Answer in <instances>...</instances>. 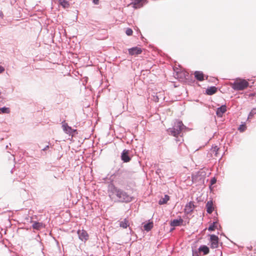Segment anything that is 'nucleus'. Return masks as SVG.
Here are the masks:
<instances>
[{"instance_id": "nucleus-1", "label": "nucleus", "mask_w": 256, "mask_h": 256, "mask_svg": "<svg viewBox=\"0 0 256 256\" xmlns=\"http://www.w3.org/2000/svg\"><path fill=\"white\" fill-rule=\"evenodd\" d=\"M109 196L111 198H117V201L120 202H129L132 200V197L124 190L112 186L109 190Z\"/></svg>"}, {"instance_id": "nucleus-2", "label": "nucleus", "mask_w": 256, "mask_h": 256, "mask_svg": "<svg viewBox=\"0 0 256 256\" xmlns=\"http://www.w3.org/2000/svg\"><path fill=\"white\" fill-rule=\"evenodd\" d=\"M232 88L234 90H243L249 86L248 82L244 79L236 78L234 82L230 83Z\"/></svg>"}, {"instance_id": "nucleus-3", "label": "nucleus", "mask_w": 256, "mask_h": 256, "mask_svg": "<svg viewBox=\"0 0 256 256\" xmlns=\"http://www.w3.org/2000/svg\"><path fill=\"white\" fill-rule=\"evenodd\" d=\"M63 132L67 135L66 138L68 140H71L76 134H78L76 129H63Z\"/></svg>"}, {"instance_id": "nucleus-4", "label": "nucleus", "mask_w": 256, "mask_h": 256, "mask_svg": "<svg viewBox=\"0 0 256 256\" xmlns=\"http://www.w3.org/2000/svg\"><path fill=\"white\" fill-rule=\"evenodd\" d=\"M210 248H216L218 246V236L214 234H212L210 236Z\"/></svg>"}, {"instance_id": "nucleus-5", "label": "nucleus", "mask_w": 256, "mask_h": 256, "mask_svg": "<svg viewBox=\"0 0 256 256\" xmlns=\"http://www.w3.org/2000/svg\"><path fill=\"white\" fill-rule=\"evenodd\" d=\"M182 129H167V132L177 138L179 136H182Z\"/></svg>"}, {"instance_id": "nucleus-6", "label": "nucleus", "mask_w": 256, "mask_h": 256, "mask_svg": "<svg viewBox=\"0 0 256 256\" xmlns=\"http://www.w3.org/2000/svg\"><path fill=\"white\" fill-rule=\"evenodd\" d=\"M195 206L192 202H190L185 206L184 212L186 214H190L194 210Z\"/></svg>"}, {"instance_id": "nucleus-7", "label": "nucleus", "mask_w": 256, "mask_h": 256, "mask_svg": "<svg viewBox=\"0 0 256 256\" xmlns=\"http://www.w3.org/2000/svg\"><path fill=\"white\" fill-rule=\"evenodd\" d=\"M129 151L128 150H124L121 155V158L124 162H128L130 160V158L128 156Z\"/></svg>"}, {"instance_id": "nucleus-8", "label": "nucleus", "mask_w": 256, "mask_h": 256, "mask_svg": "<svg viewBox=\"0 0 256 256\" xmlns=\"http://www.w3.org/2000/svg\"><path fill=\"white\" fill-rule=\"evenodd\" d=\"M78 235L79 238L82 240H86L88 239V235L86 230H78Z\"/></svg>"}, {"instance_id": "nucleus-9", "label": "nucleus", "mask_w": 256, "mask_h": 256, "mask_svg": "<svg viewBox=\"0 0 256 256\" xmlns=\"http://www.w3.org/2000/svg\"><path fill=\"white\" fill-rule=\"evenodd\" d=\"M128 52L130 55H138L142 53V50L138 47H134L128 50Z\"/></svg>"}, {"instance_id": "nucleus-10", "label": "nucleus", "mask_w": 256, "mask_h": 256, "mask_svg": "<svg viewBox=\"0 0 256 256\" xmlns=\"http://www.w3.org/2000/svg\"><path fill=\"white\" fill-rule=\"evenodd\" d=\"M206 207L207 212L210 214H212V212L214 210L212 201V200L208 201L206 204Z\"/></svg>"}, {"instance_id": "nucleus-11", "label": "nucleus", "mask_w": 256, "mask_h": 256, "mask_svg": "<svg viewBox=\"0 0 256 256\" xmlns=\"http://www.w3.org/2000/svg\"><path fill=\"white\" fill-rule=\"evenodd\" d=\"M219 148L217 146H212L210 150V153L212 157L216 158L219 156L218 154Z\"/></svg>"}, {"instance_id": "nucleus-12", "label": "nucleus", "mask_w": 256, "mask_h": 256, "mask_svg": "<svg viewBox=\"0 0 256 256\" xmlns=\"http://www.w3.org/2000/svg\"><path fill=\"white\" fill-rule=\"evenodd\" d=\"M183 222V220L180 218L179 219H174L171 221L170 226H180Z\"/></svg>"}, {"instance_id": "nucleus-13", "label": "nucleus", "mask_w": 256, "mask_h": 256, "mask_svg": "<svg viewBox=\"0 0 256 256\" xmlns=\"http://www.w3.org/2000/svg\"><path fill=\"white\" fill-rule=\"evenodd\" d=\"M226 110V106L223 105L217 109L216 114L218 116L222 117Z\"/></svg>"}, {"instance_id": "nucleus-14", "label": "nucleus", "mask_w": 256, "mask_h": 256, "mask_svg": "<svg viewBox=\"0 0 256 256\" xmlns=\"http://www.w3.org/2000/svg\"><path fill=\"white\" fill-rule=\"evenodd\" d=\"M199 252H202L204 255L207 254L209 253V248L206 245L200 246L198 249Z\"/></svg>"}, {"instance_id": "nucleus-15", "label": "nucleus", "mask_w": 256, "mask_h": 256, "mask_svg": "<svg viewBox=\"0 0 256 256\" xmlns=\"http://www.w3.org/2000/svg\"><path fill=\"white\" fill-rule=\"evenodd\" d=\"M32 226L34 229L40 230L44 228V226L42 222H34Z\"/></svg>"}, {"instance_id": "nucleus-16", "label": "nucleus", "mask_w": 256, "mask_h": 256, "mask_svg": "<svg viewBox=\"0 0 256 256\" xmlns=\"http://www.w3.org/2000/svg\"><path fill=\"white\" fill-rule=\"evenodd\" d=\"M217 91V88L215 86H210L206 90V92L208 95H212L215 94Z\"/></svg>"}, {"instance_id": "nucleus-17", "label": "nucleus", "mask_w": 256, "mask_h": 256, "mask_svg": "<svg viewBox=\"0 0 256 256\" xmlns=\"http://www.w3.org/2000/svg\"><path fill=\"white\" fill-rule=\"evenodd\" d=\"M60 5L63 8H68L70 6V2L66 0H58Z\"/></svg>"}, {"instance_id": "nucleus-18", "label": "nucleus", "mask_w": 256, "mask_h": 256, "mask_svg": "<svg viewBox=\"0 0 256 256\" xmlns=\"http://www.w3.org/2000/svg\"><path fill=\"white\" fill-rule=\"evenodd\" d=\"M194 76L198 80L202 81L204 80V74L202 72H195Z\"/></svg>"}, {"instance_id": "nucleus-19", "label": "nucleus", "mask_w": 256, "mask_h": 256, "mask_svg": "<svg viewBox=\"0 0 256 256\" xmlns=\"http://www.w3.org/2000/svg\"><path fill=\"white\" fill-rule=\"evenodd\" d=\"M134 7L136 8H140L143 5L144 0H133Z\"/></svg>"}, {"instance_id": "nucleus-20", "label": "nucleus", "mask_w": 256, "mask_h": 256, "mask_svg": "<svg viewBox=\"0 0 256 256\" xmlns=\"http://www.w3.org/2000/svg\"><path fill=\"white\" fill-rule=\"evenodd\" d=\"M170 200V196L168 195H164V197L162 198L158 202V204L160 205L165 204Z\"/></svg>"}, {"instance_id": "nucleus-21", "label": "nucleus", "mask_w": 256, "mask_h": 256, "mask_svg": "<svg viewBox=\"0 0 256 256\" xmlns=\"http://www.w3.org/2000/svg\"><path fill=\"white\" fill-rule=\"evenodd\" d=\"M120 226L124 228H126L129 226L128 221L126 218H124L120 223Z\"/></svg>"}, {"instance_id": "nucleus-22", "label": "nucleus", "mask_w": 256, "mask_h": 256, "mask_svg": "<svg viewBox=\"0 0 256 256\" xmlns=\"http://www.w3.org/2000/svg\"><path fill=\"white\" fill-rule=\"evenodd\" d=\"M153 226V224L152 222H148L146 224H145L144 226V230H146L147 232L150 231Z\"/></svg>"}, {"instance_id": "nucleus-23", "label": "nucleus", "mask_w": 256, "mask_h": 256, "mask_svg": "<svg viewBox=\"0 0 256 256\" xmlns=\"http://www.w3.org/2000/svg\"><path fill=\"white\" fill-rule=\"evenodd\" d=\"M218 224L217 222H213L212 224L208 228V230L209 231L214 230V229L217 228Z\"/></svg>"}, {"instance_id": "nucleus-24", "label": "nucleus", "mask_w": 256, "mask_h": 256, "mask_svg": "<svg viewBox=\"0 0 256 256\" xmlns=\"http://www.w3.org/2000/svg\"><path fill=\"white\" fill-rule=\"evenodd\" d=\"M183 126H184V124L182 121L177 120L174 122V127L175 128H182Z\"/></svg>"}, {"instance_id": "nucleus-25", "label": "nucleus", "mask_w": 256, "mask_h": 256, "mask_svg": "<svg viewBox=\"0 0 256 256\" xmlns=\"http://www.w3.org/2000/svg\"><path fill=\"white\" fill-rule=\"evenodd\" d=\"M10 112V108H8L4 107L0 108V114H8Z\"/></svg>"}, {"instance_id": "nucleus-26", "label": "nucleus", "mask_w": 256, "mask_h": 256, "mask_svg": "<svg viewBox=\"0 0 256 256\" xmlns=\"http://www.w3.org/2000/svg\"><path fill=\"white\" fill-rule=\"evenodd\" d=\"M255 114H256V108H253L251 110L250 112L248 114V118H251Z\"/></svg>"}, {"instance_id": "nucleus-27", "label": "nucleus", "mask_w": 256, "mask_h": 256, "mask_svg": "<svg viewBox=\"0 0 256 256\" xmlns=\"http://www.w3.org/2000/svg\"><path fill=\"white\" fill-rule=\"evenodd\" d=\"M132 32H133L132 30L130 28H128L126 30V34L128 36H132Z\"/></svg>"}, {"instance_id": "nucleus-28", "label": "nucleus", "mask_w": 256, "mask_h": 256, "mask_svg": "<svg viewBox=\"0 0 256 256\" xmlns=\"http://www.w3.org/2000/svg\"><path fill=\"white\" fill-rule=\"evenodd\" d=\"M198 250L197 251L196 250H192V256H199L198 255Z\"/></svg>"}, {"instance_id": "nucleus-29", "label": "nucleus", "mask_w": 256, "mask_h": 256, "mask_svg": "<svg viewBox=\"0 0 256 256\" xmlns=\"http://www.w3.org/2000/svg\"><path fill=\"white\" fill-rule=\"evenodd\" d=\"M216 179L215 178H213L210 180V184L213 185L216 184Z\"/></svg>"}, {"instance_id": "nucleus-30", "label": "nucleus", "mask_w": 256, "mask_h": 256, "mask_svg": "<svg viewBox=\"0 0 256 256\" xmlns=\"http://www.w3.org/2000/svg\"><path fill=\"white\" fill-rule=\"evenodd\" d=\"M62 128H71V127L68 126L67 124L64 122L62 124Z\"/></svg>"}, {"instance_id": "nucleus-31", "label": "nucleus", "mask_w": 256, "mask_h": 256, "mask_svg": "<svg viewBox=\"0 0 256 256\" xmlns=\"http://www.w3.org/2000/svg\"><path fill=\"white\" fill-rule=\"evenodd\" d=\"M49 148V146L47 145L45 147H44L42 150V151L45 152Z\"/></svg>"}, {"instance_id": "nucleus-32", "label": "nucleus", "mask_w": 256, "mask_h": 256, "mask_svg": "<svg viewBox=\"0 0 256 256\" xmlns=\"http://www.w3.org/2000/svg\"><path fill=\"white\" fill-rule=\"evenodd\" d=\"M4 68L2 66H0V74L4 72Z\"/></svg>"}, {"instance_id": "nucleus-33", "label": "nucleus", "mask_w": 256, "mask_h": 256, "mask_svg": "<svg viewBox=\"0 0 256 256\" xmlns=\"http://www.w3.org/2000/svg\"><path fill=\"white\" fill-rule=\"evenodd\" d=\"M93 2L95 4H98L99 0H92Z\"/></svg>"}, {"instance_id": "nucleus-34", "label": "nucleus", "mask_w": 256, "mask_h": 256, "mask_svg": "<svg viewBox=\"0 0 256 256\" xmlns=\"http://www.w3.org/2000/svg\"><path fill=\"white\" fill-rule=\"evenodd\" d=\"M240 132H243L245 129H238Z\"/></svg>"}, {"instance_id": "nucleus-35", "label": "nucleus", "mask_w": 256, "mask_h": 256, "mask_svg": "<svg viewBox=\"0 0 256 256\" xmlns=\"http://www.w3.org/2000/svg\"><path fill=\"white\" fill-rule=\"evenodd\" d=\"M176 141H180V140H178V139H176Z\"/></svg>"}, {"instance_id": "nucleus-36", "label": "nucleus", "mask_w": 256, "mask_h": 256, "mask_svg": "<svg viewBox=\"0 0 256 256\" xmlns=\"http://www.w3.org/2000/svg\"><path fill=\"white\" fill-rule=\"evenodd\" d=\"M242 126H240L239 127V128H242Z\"/></svg>"}]
</instances>
